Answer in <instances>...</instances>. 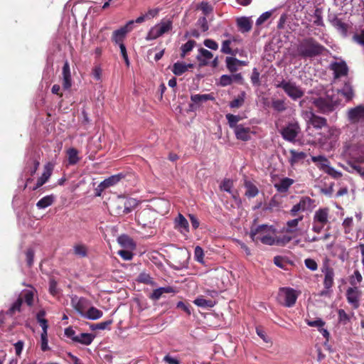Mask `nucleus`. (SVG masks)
<instances>
[{"label": "nucleus", "instance_id": "9", "mask_svg": "<svg viewBox=\"0 0 364 364\" xmlns=\"http://www.w3.org/2000/svg\"><path fill=\"white\" fill-rule=\"evenodd\" d=\"M362 296V291L358 287H349L346 291V299L353 309H358Z\"/></svg>", "mask_w": 364, "mask_h": 364}, {"label": "nucleus", "instance_id": "62", "mask_svg": "<svg viewBox=\"0 0 364 364\" xmlns=\"http://www.w3.org/2000/svg\"><path fill=\"white\" fill-rule=\"evenodd\" d=\"M272 15V13L270 11H266L263 13L257 19L256 21V24L257 26L262 25L264 22H265Z\"/></svg>", "mask_w": 364, "mask_h": 364}, {"label": "nucleus", "instance_id": "35", "mask_svg": "<svg viewBox=\"0 0 364 364\" xmlns=\"http://www.w3.org/2000/svg\"><path fill=\"white\" fill-rule=\"evenodd\" d=\"M193 64H186L184 63H179L177 62L174 63L172 69V72L176 75H181L183 73H184L186 71L188 70V68H193Z\"/></svg>", "mask_w": 364, "mask_h": 364}, {"label": "nucleus", "instance_id": "59", "mask_svg": "<svg viewBox=\"0 0 364 364\" xmlns=\"http://www.w3.org/2000/svg\"><path fill=\"white\" fill-rule=\"evenodd\" d=\"M251 82L255 86H259L260 85L259 73L257 71V68H254L252 70Z\"/></svg>", "mask_w": 364, "mask_h": 364}, {"label": "nucleus", "instance_id": "33", "mask_svg": "<svg viewBox=\"0 0 364 364\" xmlns=\"http://www.w3.org/2000/svg\"><path fill=\"white\" fill-rule=\"evenodd\" d=\"M213 58V53L207 49L200 48L198 50V55L197 59L202 65H207L209 60Z\"/></svg>", "mask_w": 364, "mask_h": 364}, {"label": "nucleus", "instance_id": "21", "mask_svg": "<svg viewBox=\"0 0 364 364\" xmlns=\"http://www.w3.org/2000/svg\"><path fill=\"white\" fill-rule=\"evenodd\" d=\"M175 228L183 235L189 232L188 222L181 213L175 219Z\"/></svg>", "mask_w": 364, "mask_h": 364}, {"label": "nucleus", "instance_id": "49", "mask_svg": "<svg viewBox=\"0 0 364 364\" xmlns=\"http://www.w3.org/2000/svg\"><path fill=\"white\" fill-rule=\"evenodd\" d=\"M23 299L19 297L9 309L8 314H14L17 311L19 312L21 311V307L23 304Z\"/></svg>", "mask_w": 364, "mask_h": 364}, {"label": "nucleus", "instance_id": "57", "mask_svg": "<svg viewBox=\"0 0 364 364\" xmlns=\"http://www.w3.org/2000/svg\"><path fill=\"white\" fill-rule=\"evenodd\" d=\"M232 77L230 75H223L220 77V85L223 87L230 85L232 83Z\"/></svg>", "mask_w": 364, "mask_h": 364}, {"label": "nucleus", "instance_id": "25", "mask_svg": "<svg viewBox=\"0 0 364 364\" xmlns=\"http://www.w3.org/2000/svg\"><path fill=\"white\" fill-rule=\"evenodd\" d=\"M324 139H323V142H328L332 145L333 143L336 142L340 135L339 129L331 127L328 128L326 131V133H323Z\"/></svg>", "mask_w": 364, "mask_h": 364}, {"label": "nucleus", "instance_id": "18", "mask_svg": "<svg viewBox=\"0 0 364 364\" xmlns=\"http://www.w3.org/2000/svg\"><path fill=\"white\" fill-rule=\"evenodd\" d=\"M329 209L319 208L314 213L313 220L315 223L326 225L328 223Z\"/></svg>", "mask_w": 364, "mask_h": 364}, {"label": "nucleus", "instance_id": "63", "mask_svg": "<svg viewBox=\"0 0 364 364\" xmlns=\"http://www.w3.org/2000/svg\"><path fill=\"white\" fill-rule=\"evenodd\" d=\"M203 44L205 47L216 50L218 48V44L212 39H206L204 41Z\"/></svg>", "mask_w": 364, "mask_h": 364}, {"label": "nucleus", "instance_id": "55", "mask_svg": "<svg viewBox=\"0 0 364 364\" xmlns=\"http://www.w3.org/2000/svg\"><path fill=\"white\" fill-rule=\"evenodd\" d=\"M112 323V320H107L99 323L92 324L91 328L92 330H104L107 328V327Z\"/></svg>", "mask_w": 364, "mask_h": 364}, {"label": "nucleus", "instance_id": "46", "mask_svg": "<svg viewBox=\"0 0 364 364\" xmlns=\"http://www.w3.org/2000/svg\"><path fill=\"white\" fill-rule=\"evenodd\" d=\"M272 107L277 112H283L287 109L284 100H273L272 102Z\"/></svg>", "mask_w": 364, "mask_h": 364}, {"label": "nucleus", "instance_id": "13", "mask_svg": "<svg viewBox=\"0 0 364 364\" xmlns=\"http://www.w3.org/2000/svg\"><path fill=\"white\" fill-rule=\"evenodd\" d=\"M348 119L350 123L364 122V105H360L348 111Z\"/></svg>", "mask_w": 364, "mask_h": 364}, {"label": "nucleus", "instance_id": "30", "mask_svg": "<svg viewBox=\"0 0 364 364\" xmlns=\"http://www.w3.org/2000/svg\"><path fill=\"white\" fill-rule=\"evenodd\" d=\"M331 23L342 35L346 36L347 34L348 25L342 21L341 19L333 17L331 20Z\"/></svg>", "mask_w": 364, "mask_h": 364}, {"label": "nucleus", "instance_id": "61", "mask_svg": "<svg viewBox=\"0 0 364 364\" xmlns=\"http://www.w3.org/2000/svg\"><path fill=\"white\" fill-rule=\"evenodd\" d=\"M33 293L31 291H26L23 293L24 301L28 306H31L33 304Z\"/></svg>", "mask_w": 364, "mask_h": 364}, {"label": "nucleus", "instance_id": "58", "mask_svg": "<svg viewBox=\"0 0 364 364\" xmlns=\"http://www.w3.org/2000/svg\"><path fill=\"white\" fill-rule=\"evenodd\" d=\"M118 255L121 256L124 260H131L133 257V253L129 249L119 250Z\"/></svg>", "mask_w": 364, "mask_h": 364}, {"label": "nucleus", "instance_id": "29", "mask_svg": "<svg viewBox=\"0 0 364 364\" xmlns=\"http://www.w3.org/2000/svg\"><path fill=\"white\" fill-rule=\"evenodd\" d=\"M172 292H174V290L171 287H160L154 289L151 294L149 296V298L151 300L157 301L164 294H168Z\"/></svg>", "mask_w": 364, "mask_h": 364}, {"label": "nucleus", "instance_id": "32", "mask_svg": "<svg viewBox=\"0 0 364 364\" xmlns=\"http://www.w3.org/2000/svg\"><path fill=\"white\" fill-rule=\"evenodd\" d=\"M309 123L316 129H321L326 125V119L323 117L316 116L314 113H310Z\"/></svg>", "mask_w": 364, "mask_h": 364}, {"label": "nucleus", "instance_id": "27", "mask_svg": "<svg viewBox=\"0 0 364 364\" xmlns=\"http://www.w3.org/2000/svg\"><path fill=\"white\" fill-rule=\"evenodd\" d=\"M95 338V336L88 333H82L76 336V337L73 338V341L76 343H79L83 345L88 346L91 344L92 341Z\"/></svg>", "mask_w": 364, "mask_h": 364}, {"label": "nucleus", "instance_id": "23", "mask_svg": "<svg viewBox=\"0 0 364 364\" xmlns=\"http://www.w3.org/2000/svg\"><path fill=\"white\" fill-rule=\"evenodd\" d=\"M191 100L193 104L190 105L191 109H194V105H200L208 100H214V97L210 94H196L191 96Z\"/></svg>", "mask_w": 364, "mask_h": 364}, {"label": "nucleus", "instance_id": "17", "mask_svg": "<svg viewBox=\"0 0 364 364\" xmlns=\"http://www.w3.org/2000/svg\"><path fill=\"white\" fill-rule=\"evenodd\" d=\"M321 272L324 274V287L329 289L333 284L334 271L333 268L325 264L321 268Z\"/></svg>", "mask_w": 364, "mask_h": 364}, {"label": "nucleus", "instance_id": "7", "mask_svg": "<svg viewBox=\"0 0 364 364\" xmlns=\"http://www.w3.org/2000/svg\"><path fill=\"white\" fill-rule=\"evenodd\" d=\"M139 223L144 228H153L156 213L151 209H144L136 215Z\"/></svg>", "mask_w": 364, "mask_h": 364}, {"label": "nucleus", "instance_id": "48", "mask_svg": "<svg viewBox=\"0 0 364 364\" xmlns=\"http://www.w3.org/2000/svg\"><path fill=\"white\" fill-rule=\"evenodd\" d=\"M50 176V172L49 171H44L42 176L38 179L36 186L33 188L36 190L43 186Z\"/></svg>", "mask_w": 364, "mask_h": 364}, {"label": "nucleus", "instance_id": "26", "mask_svg": "<svg viewBox=\"0 0 364 364\" xmlns=\"http://www.w3.org/2000/svg\"><path fill=\"white\" fill-rule=\"evenodd\" d=\"M294 180L289 178H283L278 183L274 184L276 189L280 193H285L294 183Z\"/></svg>", "mask_w": 364, "mask_h": 364}, {"label": "nucleus", "instance_id": "36", "mask_svg": "<svg viewBox=\"0 0 364 364\" xmlns=\"http://www.w3.org/2000/svg\"><path fill=\"white\" fill-rule=\"evenodd\" d=\"M54 199L55 197L53 195L46 196L37 202L36 206L39 209H44L51 205L54 202Z\"/></svg>", "mask_w": 364, "mask_h": 364}, {"label": "nucleus", "instance_id": "43", "mask_svg": "<svg viewBox=\"0 0 364 364\" xmlns=\"http://www.w3.org/2000/svg\"><path fill=\"white\" fill-rule=\"evenodd\" d=\"M228 124L231 129H235V127H238L237 122L240 121L241 117L238 115H234L232 114H227L225 116Z\"/></svg>", "mask_w": 364, "mask_h": 364}, {"label": "nucleus", "instance_id": "28", "mask_svg": "<svg viewBox=\"0 0 364 364\" xmlns=\"http://www.w3.org/2000/svg\"><path fill=\"white\" fill-rule=\"evenodd\" d=\"M311 161L316 164L317 166L325 171L330 167V161L323 156H311Z\"/></svg>", "mask_w": 364, "mask_h": 364}, {"label": "nucleus", "instance_id": "56", "mask_svg": "<svg viewBox=\"0 0 364 364\" xmlns=\"http://www.w3.org/2000/svg\"><path fill=\"white\" fill-rule=\"evenodd\" d=\"M194 257L196 261L200 263H203L204 253L203 249L200 247H196L194 251Z\"/></svg>", "mask_w": 364, "mask_h": 364}, {"label": "nucleus", "instance_id": "54", "mask_svg": "<svg viewBox=\"0 0 364 364\" xmlns=\"http://www.w3.org/2000/svg\"><path fill=\"white\" fill-rule=\"evenodd\" d=\"M293 237L289 236V235H284L282 237H277V235L275 236V245H282L284 246L289 243Z\"/></svg>", "mask_w": 364, "mask_h": 364}, {"label": "nucleus", "instance_id": "38", "mask_svg": "<svg viewBox=\"0 0 364 364\" xmlns=\"http://www.w3.org/2000/svg\"><path fill=\"white\" fill-rule=\"evenodd\" d=\"M338 94H341L346 100H350L353 97V91L349 83H346L341 90H338Z\"/></svg>", "mask_w": 364, "mask_h": 364}, {"label": "nucleus", "instance_id": "44", "mask_svg": "<svg viewBox=\"0 0 364 364\" xmlns=\"http://www.w3.org/2000/svg\"><path fill=\"white\" fill-rule=\"evenodd\" d=\"M235 60H236V58L233 57H226L225 58L226 67L228 70L232 73L237 71L239 68L237 63H236Z\"/></svg>", "mask_w": 364, "mask_h": 364}, {"label": "nucleus", "instance_id": "50", "mask_svg": "<svg viewBox=\"0 0 364 364\" xmlns=\"http://www.w3.org/2000/svg\"><path fill=\"white\" fill-rule=\"evenodd\" d=\"M121 196L118 198L115 203L114 204L113 211L116 215H124L125 213H123V205L121 204Z\"/></svg>", "mask_w": 364, "mask_h": 364}, {"label": "nucleus", "instance_id": "12", "mask_svg": "<svg viewBox=\"0 0 364 364\" xmlns=\"http://www.w3.org/2000/svg\"><path fill=\"white\" fill-rule=\"evenodd\" d=\"M71 305L73 308L83 317L90 307V301L85 298L74 296L71 298Z\"/></svg>", "mask_w": 364, "mask_h": 364}, {"label": "nucleus", "instance_id": "6", "mask_svg": "<svg viewBox=\"0 0 364 364\" xmlns=\"http://www.w3.org/2000/svg\"><path fill=\"white\" fill-rule=\"evenodd\" d=\"M172 21L171 20H162L149 30L146 39L147 41L154 40L172 29Z\"/></svg>", "mask_w": 364, "mask_h": 364}, {"label": "nucleus", "instance_id": "2", "mask_svg": "<svg viewBox=\"0 0 364 364\" xmlns=\"http://www.w3.org/2000/svg\"><path fill=\"white\" fill-rule=\"evenodd\" d=\"M276 229L272 225H261L252 227L250 232V236L253 242H260L267 245H275Z\"/></svg>", "mask_w": 364, "mask_h": 364}, {"label": "nucleus", "instance_id": "5", "mask_svg": "<svg viewBox=\"0 0 364 364\" xmlns=\"http://www.w3.org/2000/svg\"><path fill=\"white\" fill-rule=\"evenodd\" d=\"M277 87L282 88L285 93L293 100H296L304 95V91L295 82L283 80L277 85Z\"/></svg>", "mask_w": 364, "mask_h": 364}, {"label": "nucleus", "instance_id": "10", "mask_svg": "<svg viewBox=\"0 0 364 364\" xmlns=\"http://www.w3.org/2000/svg\"><path fill=\"white\" fill-rule=\"evenodd\" d=\"M134 21L131 20L127 23L124 26L121 27L120 28L114 31L112 34V41L119 44L120 46L121 44H123L122 41L125 38L127 33L130 32L133 29V25Z\"/></svg>", "mask_w": 364, "mask_h": 364}, {"label": "nucleus", "instance_id": "40", "mask_svg": "<svg viewBox=\"0 0 364 364\" xmlns=\"http://www.w3.org/2000/svg\"><path fill=\"white\" fill-rule=\"evenodd\" d=\"M67 154L68 157V163L70 165H74L79 161L80 158L78 157V151L77 149L70 148L68 150Z\"/></svg>", "mask_w": 364, "mask_h": 364}, {"label": "nucleus", "instance_id": "34", "mask_svg": "<svg viewBox=\"0 0 364 364\" xmlns=\"http://www.w3.org/2000/svg\"><path fill=\"white\" fill-rule=\"evenodd\" d=\"M118 243L123 247L134 250L136 247L132 239L126 235H122L117 238Z\"/></svg>", "mask_w": 364, "mask_h": 364}, {"label": "nucleus", "instance_id": "47", "mask_svg": "<svg viewBox=\"0 0 364 364\" xmlns=\"http://www.w3.org/2000/svg\"><path fill=\"white\" fill-rule=\"evenodd\" d=\"M363 280V277L358 270H355L350 277V284L353 287H357Z\"/></svg>", "mask_w": 364, "mask_h": 364}, {"label": "nucleus", "instance_id": "45", "mask_svg": "<svg viewBox=\"0 0 364 364\" xmlns=\"http://www.w3.org/2000/svg\"><path fill=\"white\" fill-rule=\"evenodd\" d=\"M73 251L75 255L80 257H85L87 256V250L85 245L78 244L74 246Z\"/></svg>", "mask_w": 364, "mask_h": 364}, {"label": "nucleus", "instance_id": "19", "mask_svg": "<svg viewBox=\"0 0 364 364\" xmlns=\"http://www.w3.org/2000/svg\"><path fill=\"white\" fill-rule=\"evenodd\" d=\"M122 205H123V213L126 215L132 212L139 204V202L132 198H124L121 196Z\"/></svg>", "mask_w": 364, "mask_h": 364}, {"label": "nucleus", "instance_id": "42", "mask_svg": "<svg viewBox=\"0 0 364 364\" xmlns=\"http://www.w3.org/2000/svg\"><path fill=\"white\" fill-rule=\"evenodd\" d=\"M232 41H235V37H232V39L223 41L222 43L220 51L225 54L233 55L234 53L232 48H230V44L232 43Z\"/></svg>", "mask_w": 364, "mask_h": 364}, {"label": "nucleus", "instance_id": "3", "mask_svg": "<svg viewBox=\"0 0 364 364\" xmlns=\"http://www.w3.org/2000/svg\"><path fill=\"white\" fill-rule=\"evenodd\" d=\"M312 103L321 112L327 114L334 110L340 104V101L338 98H334L333 94H330L329 92H328L326 97L324 98H313Z\"/></svg>", "mask_w": 364, "mask_h": 364}, {"label": "nucleus", "instance_id": "41", "mask_svg": "<svg viewBox=\"0 0 364 364\" xmlns=\"http://www.w3.org/2000/svg\"><path fill=\"white\" fill-rule=\"evenodd\" d=\"M193 303L199 307L202 308H211L214 306V302L212 300H207L203 297H198L193 301Z\"/></svg>", "mask_w": 364, "mask_h": 364}, {"label": "nucleus", "instance_id": "20", "mask_svg": "<svg viewBox=\"0 0 364 364\" xmlns=\"http://www.w3.org/2000/svg\"><path fill=\"white\" fill-rule=\"evenodd\" d=\"M236 23L238 29L242 33L249 32L252 27V21L251 17L242 16L239 17L236 20Z\"/></svg>", "mask_w": 364, "mask_h": 364}, {"label": "nucleus", "instance_id": "4", "mask_svg": "<svg viewBox=\"0 0 364 364\" xmlns=\"http://www.w3.org/2000/svg\"><path fill=\"white\" fill-rule=\"evenodd\" d=\"M299 293L290 287H282L279 289L278 301L287 307L293 306L298 298Z\"/></svg>", "mask_w": 364, "mask_h": 364}, {"label": "nucleus", "instance_id": "1", "mask_svg": "<svg viewBox=\"0 0 364 364\" xmlns=\"http://www.w3.org/2000/svg\"><path fill=\"white\" fill-rule=\"evenodd\" d=\"M325 48L313 38H305L296 46V55L306 59L313 58L321 55Z\"/></svg>", "mask_w": 364, "mask_h": 364}, {"label": "nucleus", "instance_id": "64", "mask_svg": "<svg viewBox=\"0 0 364 364\" xmlns=\"http://www.w3.org/2000/svg\"><path fill=\"white\" fill-rule=\"evenodd\" d=\"M163 360L167 364H180V360L177 358L169 354L165 355Z\"/></svg>", "mask_w": 364, "mask_h": 364}, {"label": "nucleus", "instance_id": "31", "mask_svg": "<svg viewBox=\"0 0 364 364\" xmlns=\"http://www.w3.org/2000/svg\"><path fill=\"white\" fill-rule=\"evenodd\" d=\"M103 316V312L101 310L94 307L90 306L84 314L83 318L89 320H97Z\"/></svg>", "mask_w": 364, "mask_h": 364}, {"label": "nucleus", "instance_id": "53", "mask_svg": "<svg viewBox=\"0 0 364 364\" xmlns=\"http://www.w3.org/2000/svg\"><path fill=\"white\" fill-rule=\"evenodd\" d=\"M290 154H291V160H290L291 164L295 163L299 159H303L306 156L305 153H304V152H298V151H296L295 150H291L290 151Z\"/></svg>", "mask_w": 364, "mask_h": 364}, {"label": "nucleus", "instance_id": "52", "mask_svg": "<svg viewBox=\"0 0 364 364\" xmlns=\"http://www.w3.org/2000/svg\"><path fill=\"white\" fill-rule=\"evenodd\" d=\"M195 45H196V42L194 41H191V40L188 41L187 43H186L184 45H183L182 48H181V51H182L181 56L184 57L187 53L192 50V49L194 48Z\"/></svg>", "mask_w": 364, "mask_h": 364}, {"label": "nucleus", "instance_id": "24", "mask_svg": "<svg viewBox=\"0 0 364 364\" xmlns=\"http://www.w3.org/2000/svg\"><path fill=\"white\" fill-rule=\"evenodd\" d=\"M63 85L64 89L68 90L72 85L70 65L68 61L64 63L62 70Z\"/></svg>", "mask_w": 364, "mask_h": 364}, {"label": "nucleus", "instance_id": "15", "mask_svg": "<svg viewBox=\"0 0 364 364\" xmlns=\"http://www.w3.org/2000/svg\"><path fill=\"white\" fill-rule=\"evenodd\" d=\"M234 133L237 139L245 141L250 140L252 135L254 134V132L250 127L243 124H239L238 127H235Z\"/></svg>", "mask_w": 364, "mask_h": 364}, {"label": "nucleus", "instance_id": "8", "mask_svg": "<svg viewBox=\"0 0 364 364\" xmlns=\"http://www.w3.org/2000/svg\"><path fill=\"white\" fill-rule=\"evenodd\" d=\"M300 132V127L297 122L289 123L281 130L282 137L289 141H293Z\"/></svg>", "mask_w": 364, "mask_h": 364}, {"label": "nucleus", "instance_id": "39", "mask_svg": "<svg viewBox=\"0 0 364 364\" xmlns=\"http://www.w3.org/2000/svg\"><path fill=\"white\" fill-rule=\"evenodd\" d=\"M245 187L246 188L245 195L250 198L255 197L258 194L257 188L250 181H245Z\"/></svg>", "mask_w": 364, "mask_h": 364}, {"label": "nucleus", "instance_id": "22", "mask_svg": "<svg viewBox=\"0 0 364 364\" xmlns=\"http://www.w3.org/2000/svg\"><path fill=\"white\" fill-rule=\"evenodd\" d=\"M331 68L333 71L334 77L336 78L347 75L348 67L344 62H335L331 65Z\"/></svg>", "mask_w": 364, "mask_h": 364}, {"label": "nucleus", "instance_id": "14", "mask_svg": "<svg viewBox=\"0 0 364 364\" xmlns=\"http://www.w3.org/2000/svg\"><path fill=\"white\" fill-rule=\"evenodd\" d=\"M303 218L304 216L300 215L296 218L288 220L286 223V226L283 229L284 232L291 234L293 237L301 235V229L299 227V223L303 220Z\"/></svg>", "mask_w": 364, "mask_h": 364}, {"label": "nucleus", "instance_id": "16", "mask_svg": "<svg viewBox=\"0 0 364 364\" xmlns=\"http://www.w3.org/2000/svg\"><path fill=\"white\" fill-rule=\"evenodd\" d=\"M348 154L358 163H364V144L353 145L348 149Z\"/></svg>", "mask_w": 364, "mask_h": 364}, {"label": "nucleus", "instance_id": "37", "mask_svg": "<svg viewBox=\"0 0 364 364\" xmlns=\"http://www.w3.org/2000/svg\"><path fill=\"white\" fill-rule=\"evenodd\" d=\"M298 204L302 208V212L311 210L314 207V200L307 196L302 197Z\"/></svg>", "mask_w": 364, "mask_h": 364}, {"label": "nucleus", "instance_id": "51", "mask_svg": "<svg viewBox=\"0 0 364 364\" xmlns=\"http://www.w3.org/2000/svg\"><path fill=\"white\" fill-rule=\"evenodd\" d=\"M197 9H200L204 15H208L213 11V7L206 1H202L198 6Z\"/></svg>", "mask_w": 364, "mask_h": 364}, {"label": "nucleus", "instance_id": "60", "mask_svg": "<svg viewBox=\"0 0 364 364\" xmlns=\"http://www.w3.org/2000/svg\"><path fill=\"white\" fill-rule=\"evenodd\" d=\"M304 264L306 267L311 271H316L318 268V264L316 262L311 258L306 259L304 260Z\"/></svg>", "mask_w": 364, "mask_h": 364}, {"label": "nucleus", "instance_id": "11", "mask_svg": "<svg viewBox=\"0 0 364 364\" xmlns=\"http://www.w3.org/2000/svg\"><path fill=\"white\" fill-rule=\"evenodd\" d=\"M122 178L120 174L113 175L102 181L95 189V193L96 196H100L102 192L114 185H116Z\"/></svg>", "mask_w": 364, "mask_h": 364}]
</instances>
